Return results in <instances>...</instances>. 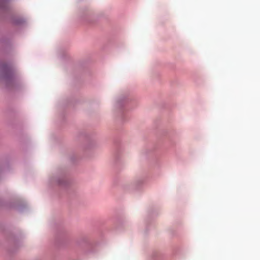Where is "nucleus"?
Returning <instances> with one entry per match:
<instances>
[{"mask_svg":"<svg viewBox=\"0 0 260 260\" xmlns=\"http://www.w3.org/2000/svg\"><path fill=\"white\" fill-rule=\"evenodd\" d=\"M7 2V0H0V7L3 6V3H6Z\"/></svg>","mask_w":260,"mask_h":260,"instance_id":"1","label":"nucleus"}]
</instances>
